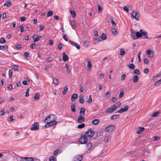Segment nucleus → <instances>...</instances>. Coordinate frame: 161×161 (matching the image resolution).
<instances>
[{
	"label": "nucleus",
	"mask_w": 161,
	"mask_h": 161,
	"mask_svg": "<svg viewBox=\"0 0 161 161\" xmlns=\"http://www.w3.org/2000/svg\"><path fill=\"white\" fill-rule=\"evenodd\" d=\"M83 116H84L83 115H80V116L78 117L77 121L79 123H82L85 121V119Z\"/></svg>",
	"instance_id": "12"
},
{
	"label": "nucleus",
	"mask_w": 161,
	"mask_h": 161,
	"mask_svg": "<svg viewBox=\"0 0 161 161\" xmlns=\"http://www.w3.org/2000/svg\"><path fill=\"white\" fill-rule=\"evenodd\" d=\"M115 129V126L113 125H110L106 127L105 129V130L106 131L110 132L114 130Z\"/></svg>",
	"instance_id": "8"
},
{
	"label": "nucleus",
	"mask_w": 161,
	"mask_h": 161,
	"mask_svg": "<svg viewBox=\"0 0 161 161\" xmlns=\"http://www.w3.org/2000/svg\"><path fill=\"white\" fill-rule=\"evenodd\" d=\"M70 108L72 112H74L76 111V107L75 104H72L70 106Z\"/></svg>",
	"instance_id": "27"
},
{
	"label": "nucleus",
	"mask_w": 161,
	"mask_h": 161,
	"mask_svg": "<svg viewBox=\"0 0 161 161\" xmlns=\"http://www.w3.org/2000/svg\"><path fill=\"white\" fill-rule=\"evenodd\" d=\"M68 91V88L67 86H65L64 88V90L62 92L63 95H65L66 92Z\"/></svg>",
	"instance_id": "34"
},
{
	"label": "nucleus",
	"mask_w": 161,
	"mask_h": 161,
	"mask_svg": "<svg viewBox=\"0 0 161 161\" xmlns=\"http://www.w3.org/2000/svg\"><path fill=\"white\" fill-rule=\"evenodd\" d=\"M29 54H30V53H29V52H26L25 53H24L25 57L26 58H27L28 57Z\"/></svg>",
	"instance_id": "60"
},
{
	"label": "nucleus",
	"mask_w": 161,
	"mask_h": 161,
	"mask_svg": "<svg viewBox=\"0 0 161 161\" xmlns=\"http://www.w3.org/2000/svg\"><path fill=\"white\" fill-rule=\"evenodd\" d=\"M71 24L73 27H76V23L74 21H71Z\"/></svg>",
	"instance_id": "53"
},
{
	"label": "nucleus",
	"mask_w": 161,
	"mask_h": 161,
	"mask_svg": "<svg viewBox=\"0 0 161 161\" xmlns=\"http://www.w3.org/2000/svg\"><path fill=\"white\" fill-rule=\"evenodd\" d=\"M40 95V94L39 93H36L34 97V99L36 100H38L39 98Z\"/></svg>",
	"instance_id": "32"
},
{
	"label": "nucleus",
	"mask_w": 161,
	"mask_h": 161,
	"mask_svg": "<svg viewBox=\"0 0 161 161\" xmlns=\"http://www.w3.org/2000/svg\"><path fill=\"white\" fill-rule=\"evenodd\" d=\"M121 105L120 102H118L115 104L113 105L111 108H108L106 111V113L108 114L112 113L119 108Z\"/></svg>",
	"instance_id": "2"
},
{
	"label": "nucleus",
	"mask_w": 161,
	"mask_h": 161,
	"mask_svg": "<svg viewBox=\"0 0 161 161\" xmlns=\"http://www.w3.org/2000/svg\"><path fill=\"white\" fill-rule=\"evenodd\" d=\"M18 29L21 30V32H23L24 31V28L23 26L22 25H20V26L18 27Z\"/></svg>",
	"instance_id": "44"
},
{
	"label": "nucleus",
	"mask_w": 161,
	"mask_h": 161,
	"mask_svg": "<svg viewBox=\"0 0 161 161\" xmlns=\"http://www.w3.org/2000/svg\"><path fill=\"white\" fill-rule=\"evenodd\" d=\"M135 34H136V32L134 31H132V32L131 33V38L134 40H136L137 39L136 36H135Z\"/></svg>",
	"instance_id": "25"
},
{
	"label": "nucleus",
	"mask_w": 161,
	"mask_h": 161,
	"mask_svg": "<svg viewBox=\"0 0 161 161\" xmlns=\"http://www.w3.org/2000/svg\"><path fill=\"white\" fill-rule=\"evenodd\" d=\"M144 73L145 74H147L149 72V69L148 68H145L144 69Z\"/></svg>",
	"instance_id": "64"
},
{
	"label": "nucleus",
	"mask_w": 161,
	"mask_h": 161,
	"mask_svg": "<svg viewBox=\"0 0 161 161\" xmlns=\"http://www.w3.org/2000/svg\"><path fill=\"white\" fill-rule=\"evenodd\" d=\"M95 132L92 129H89L86 131L85 134V135L88 138H92L94 135Z\"/></svg>",
	"instance_id": "3"
},
{
	"label": "nucleus",
	"mask_w": 161,
	"mask_h": 161,
	"mask_svg": "<svg viewBox=\"0 0 161 161\" xmlns=\"http://www.w3.org/2000/svg\"><path fill=\"white\" fill-rule=\"evenodd\" d=\"M89 45V42L87 41L84 42V46L86 47H87Z\"/></svg>",
	"instance_id": "37"
},
{
	"label": "nucleus",
	"mask_w": 161,
	"mask_h": 161,
	"mask_svg": "<svg viewBox=\"0 0 161 161\" xmlns=\"http://www.w3.org/2000/svg\"><path fill=\"white\" fill-rule=\"evenodd\" d=\"M99 122L100 121L99 119H96L93 120L92 122V123L93 125H96L98 124L99 123Z\"/></svg>",
	"instance_id": "24"
},
{
	"label": "nucleus",
	"mask_w": 161,
	"mask_h": 161,
	"mask_svg": "<svg viewBox=\"0 0 161 161\" xmlns=\"http://www.w3.org/2000/svg\"><path fill=\"white\" fill-rule=\"evenodd\" d=\"M5 113V111L4 109H3L0 111V116H3Z\"/></svg>",
	"instance_id": "54"
},
{
	"label": "nucleus",
	"mask_w": 161,
	"mask_h": 161,
	"mask_svg": "<svg viewBox=\"0 0 161 161\" xmlns=\"http://www.w3.org/2000/svg\"><path fill=\"white\" fill-rule=\"evenodd\" d=\"M126 78V75L125 74H123L121 76V80H125Z\"/></svg>",
	"instance_id": "58"
},
{
	"label": "nucleus",
	"mask_w": 161,
	"mask_h": 161,
	"mask_svg": "<svg viewBox=\"0 0 161 161\" xmlns=\"http://www.w3.org/2000/svg\"><path fill=\"white\" fill-rule=\"evenodd\" d=\"M133 73L137 75H140L141 74V72L138 69H136L134 70L133 71Z\"/></svg>",
	"instance_id": "35"
},
{
	"label": "nucleus",
	"mask_w": 161,
	"mask_h": 161,
	"mask_svg": "<svg viewBox=\"0 0 161 161\" xmlns=\"http://www.w3.org/2000/svg\"><path fill=\"white\" fill-rule=\"evenodd\" d=\"M112 101L114 103L116 102L117 101V98L115 97H113L112 98Z\"/></svg>",
	"instance_id": "59"
},
{
	"label": "nucleus",
	"mask_w": 161,
	"mask_h": 161,
	"mask_svg": "<svg viewBox=\"0 0 161 161\" xmlns=\"http://www.w3.org/2000/svg\"><path fill=\"white\" fill-rule=\"evenodd\" d=\"M87 71H89L90 70L92 67V63L91 61H88L87 63Z\"/></svg>",
	"instance_id": "17"
},
{
	"label": "nucleus",
	"mask_w": 161,
	"mask_h": 161,
	"mask_svg": "<svg viewBox=\"0 0 161 161\" xmlns=\"http://www.w3.org/2000/svg\"><path fill=\"white\" fill-rule=\"evenodd\" d=\"M78 97V95L77 94L75 93L72 95L71 97V100L72 102L75 101V99Z\"/></svg>",
	"instance_id": "18"
},
{
	"label": "nucleus",
	"mask_w": 161,
	"mask_h": 161,
	"mask_svg": "<svg viewBox=\"0 0 161 161\" xmlns=\"http://www.w3.org/2000/svg\"><path fill=\"white\" fill-rule=\"evenodd\" d=\"M53 11H49L47 13V17H50L52 16L53 14Z\"/></svg>",
	"instance_id": "49"
},
{
	"label": "nucleus",
	"mask_w": 161,
	"mask_h": 161,
	"mask_svg": "<svg viewBox=\"0 0 161 161\" xmlns=\"http://www.w3.org/2000/svg\"><path fill=\"white\" fill-rule=\"evenodd\" d=\"M161 84V79L157 81H156L154 83V86H158L159 84Z\"/></svg>",
	"instance_id": "31"
},
{
	"label": "nucleus",
	"mask_w": 161,
	"mask_h": 161,
	"mask_svg": "<svg viewBox=\"0 0 161 161\" xmlns=\"http://www.w3.org/2000/svg\"><path fill=\"white\" fill-rule=\"evenodd\" d=\"M8 46L7 45L0 46V50L5 51L8 49Z\"/></svg>",
	"instance_id": "22"
},
{
	"label": "nucleus",
	"mask_w": 161,
	"mask_h": 161,
	"mask_svg": "<svg viewBox=\"0 0 161 161\" xmlns=\"http://www.w3.org/2000/svg\"><path fill=\"white\" fill-rule=\"evenodd\" d=\"M49 161H56V158L53 156H51L50 157Z\"/></svg>",
	"instance_id": "43"
},
{
	"label": "nucleus",
	"mask_w": 161,
	"mask_h": 161,
	"mask_svg": "<svg viewBox=\"0 0 161 161\" xmlns=\"http://www.w3.org/2000/svg\"><path fill=\"white\" fill-rule=\"evenodd\" d=\"M88 139L84 134H82L79 139V142L80 144H85L88 142Z\"/></svg>",
	"instance_id": "4"
},
{
	"label": "nucleus",
	"mask_w": 161,
	"mask_h": 161,
	"mask_svg": "<svg viewBox=\"0 0 161 161\" xmlns=\"http://www.w3.org/2000/svg\"><path fill=\"white\" fill-rule=\"evenodd\" d=\"M53 83L55 85L58 84V80L57 78H54L53 80Z\"/></svg>",
	"instance_id": "48"
},
{
	"label": "nucleus",
	"mask_w": 161,
	"mask_h": 161,
	"mask_svg": "<svg viewBox=\"0 0 161 161\" xmlns=\"http://www.w3.org/2000/svg\"><path fill=\"white\" fill-rule=\"evenodd\" d=\"M36 45L35 43H33L32 44H31L30 45V47L31 49H33L35 47Z\"/></svg>",
	"instance_id": "63"
},
{
	"label": "nucleus",
	"mask_w": 161,
	"mask_h": 161,
	"mask_svg": "<svg viewBox=\"0 0 161 161\" xmlns=\"http://www.w3.org/2000/svg\"><path fill=\"white\" fill-rule=\"evenodd\" d=\"M101 38L103 40H105L107 38V36L106 34L103 33L101 36Z\"/></svg>",
	"instance_id": "38"
},
{
	"label": "nucleus",
	"mask_w": 161,
	"mask_h": 161,
	"mask_svg": "<svg viewBox=\"0 0 161 161\" xmlns=\"http://www.w3.org/2000/svg\"><path fill=\"white\" fill-rule=\"evenodd\" d=\"M128 106L127 105H126L125 106L124 108H121L120 110L117 111V113H122L124 112H126L128 110Z\"/></svg>",
	"instance_id": "10"
},
{
	"label": "nucleus",
	"mask_w": 161,
	"mask_h": 161,
	"mask_svg": "<svg viewBox=\"0 0 161 161\" xmlns=\"http://www.w3.org/2000/svg\"><path fill=\"white\" fill-rule=\"evenodd\" d=\"M144 129H145L143 127H138V130L136 132L138 134H140Z\"/></svg>",
	"instance_id": "21"
},
{
	"label": "nucleus",
	"mask_w": 161,
	"mask_h": 161,
	"mask_svg": "<svg viewBox=\"0 0 161 161\" xmlns=\"http://www.w3.org/2000/svg\"><path fill=\"white\" fill-rule=\"evenodd\" d=\"M39 128V124L38 122H35L31 126V130H38Z\"/></svg>",
	"instance_id": "7"
},
{
	"label": "nucleus",
	"mask_w": 161,
	"mask_h": 161,
	"mask_svg": "<svg viewBox=\"0 0 161 161\" xmlns=\"http://www.w3.org/2000/svg\"><path fill=\"white\" fill-rule=\"evenodd\" d=\"M160 113V112H154L152 115V116L153 117H156Z\"/></svg>",
	"instance_id": "36"
},
{
	"label": "nucleus",
	"mask_w": 161,
	"mask_h": 161,
	"mask_svg": "<svg viewBox=\"0 0 161 161\" xmlns=\"http://www.w3.org/2000/svg\"><path fill=\"white\" fill-rule=\"evenodd\" d=\"M103 134V132L102 131H99L96 133V136L93 138V139H96L99 140L98 138L101 136H102Z\"/></svg>",
	"instance_id": "14"
},
{
	"label": "nucleus",
	"mask_w": 161,
	"mask_h": 161,
	"mask_svg": "<svg viewBox=\"0 0 161 161\" xmlns=\"http://www.w3.org/2000/svg\"><path fill=\"white\" fill-rule=\"evenodd\" d=\"M102 7L100 6L99 5L98 6V10L99 12H101L102 11Z\"/></svg>",
	"instance_id": "62"
},
{
	"label": "nucleus",
	"mask_w": 161,
	"mask_h": 161,
	"mask_svg": "<svg viewBox=\"0 0 161 161\" xmlns=\"http://www.w3.org/2000/svg\"><path fill=\"white\" fill-rule=\"evenodd\" d=\"M86 148L87 153H90L94 149V147L92 146V142H90L86 144Z\"/></svg>",
	"instance_id": "6"
},
{
	"label": "nucleus",
	"mask_w": 161,
	"mask_h": 161,
	"mask_svg": "<svg viewBox=\"0 0 161 161\" xmlns=\"http://www.w3.org/2000/svg\"><path fill=\"white\" fill-rule=\"evenodd\" d=\"M142 35H144L145 36V38L146 39H148V37L147 35V33L145 31H143V32H142Z\"/></svg>",
	"instance_id": "40"
},
{
	"label": "nucleus",
	"mask_w": 161,
	"mask_h": 161,
	"mask_svg": "<svg viewBox=\"0 0 161 161\" xmlns=\"http://www.w3.org/2000/svg\"><path fill=\"white\" fill-rule=\"evenodd\" d=\"M131 17L132 19L135 18L137 20H139L140 14L138 11L134 10L132 14Z\"/></svg>",
	"instance_id": "5"
},
{
	"label": "nucleus",
	"mask_w": 161,
	"mask_h": 161,
	"mask_svg": "<svg viewBox=\"0 0 161 161\" xmlns=\"http://www.w3.org/2000/svg\"><path fill=\"white\" fill-rule=\"evenodd\" d=\"M111 136L109 135L107 136L104 138V142H105L106 143L108 142L109 141L111 140Z\"/></svg>",
	"instance_id": "20"
},
{
	"label": "nucleus",
	"mask_w": 161,
	"mask_h": 161,
	"mask_svg": "<svg viewBox=\"0 0 161 161\" xmlns=\"http://www.w3.org/2000/svg\"><path fill=\"white\" fill-rule=\"evenodd\" d=\"M26 159L27 161H34V158L32 157H26Z\"/></svg>",
	"instance_id": "51"
},
{
	"label": "nucleus",
	"mask_w": 161,
	"mask_h": 161,
	"mask_svg": "<svg viewBox=\"0 0 161 161\" xmlns=\"http://www.w3.org/2000/svg\"><path fill=\"white\" fill-rule=\"evenodd\" d=\"M70 13L71 14L72 17L74 18H75L76 16V14H75V12L74 10H71L70 11Z\"/></svg>",
	"instance_id": "39"
},
{
	"label": "nucleus",
	"mask_w": 161,
	"mask_h": 161,
	"mask_svg": "<svg viewBox=\"0 0 161 161\" xmlns=\"http://www.w3.org/2000/svg\"><path fill=\"white\" fill-rule=\"evenodd\" d=\"M124 95V93L123 90H122L120 92L119 94V98H121Z\"/></svg>",
	"instance_id": "45"
},
{
	"label": "nucleus",
	"mask_w": 161,
	"mask_h": 161,
	"mask_svg": "<svg viewBox=\"0 0 161 161\" xmlns=\"http://www.w3.org/2000/svg\"><path fill=\"white\" fill-rule=\"evenodd\" d=\"M119 115H114L111 117V119H115L117 118H119Z\"/></svg>",
	"instance_id": "42"
},
{
	"label": "nucleus",
	"mask_w": 161,
	"mask_h": 161,
	"mask_svg": "<svg viewBox=\"0 0 161 161\" xmlns=\"http://www.w3.org/2000/svg\"><path fill=\"white\" fill-rule=\"evenodd\" d=\"M147 53L148 55V57L150 58H152L153 57L154 53L153 51L150 50H148L147 51Z\"/></svg>",
	"instance_id": "11"
},
{
	"label": "nucleus",
	"mask_w": 161,
	"mask_h": 161,
	"mask_svg": "<svg viewBox=\"0 0 161 161\" xmlns=\"http://www.w3.org/2000/svg\"><path fill=\"white\" fill-rule=\"evenodd\" d=\"M111 31L113 34L117 35L118 34L116 29L114 28H113L111 29Z\"/></svg>",
	"instance_id": "29"
},
{
	"label": "nucleus",
	"mask_w": 161,
	"mask_h": 161,
	"mask_svg": "<svg viewBox=\"0 0 161 161\" xmlns=\"http://www.w3.org/2000/svg\"><path fill=\"white\" fill-rule=\"evenodd\" d=\"M37 36L36 34H35L32 36V38L33 40H34L33 42H34L39 41L41 37V36H39L37 37H36Z\"/></svg>",
	"instance_id": "15"
},
{
	"label": "nucleus",
	"mask_w": 161,
	"mask_h": 161,
	"mask_svg": "<svg viewBox=\"0 0 161 161\" xmlns=\"http://www.w3.org/2000/svg\"><path fill=\"white\" fill-rule=\"evenodd\" d=\"M52 60H53V58L51 57H49V58H47L46 60V61L47 63H48L52 61Z\"/></svg>",
	"instance_id": "55"
},
{
	"label": "nucleus",
	"mask_w": 161,
	"mask_h": 161,
	"mask_svg": "<svg viewBox=\"0 0 161 161\" xmlns=\"http://www.w3.org/2000/svg\"><path fill=\"white\" fill-rule=\"evenodd\" d=\"M56 120L57 117L55 115L50 114L44 120L45 123H47L45 125V127L48 128L56 124H57Z\"/></svg>",
	"instance_id": "1"
},
{
	"label": "nucleus",
	"mask_w": 161,
	"mask_h": 161,
	"mask_svg": "<svg viewBox=\"0 0 161 161\" xmlns=\"http://www.w3.org/2000/svg\"><path fill=\"white\" fill-rule=\"evenodd\" d=\"M85 109L84 108H82L80 109V115L85 116Z\"/></svg>",
	"instance_id": "19"
},
{
	"label": "nucleus",
	"mask_w": 161,
	"mask_h": 161,
	"mask_svg": "<svg viewBox=\"0 0 161 161\" xmlns=\"http://www.w3.org/2000/svg\"><path fill=\"white\" fill-rule=\"evenodd\" d=\"M58 49H61L63 47V44L61 43H59L58 45Z\"/></svg>",
	"instance_id": "57"
},
{
	"label": "nucleus",
	"mask_w": 161,
	"mask_h": 161,
	"mask_svg": "<svg viewBox=\"0 0 161 161\" xmlns=\"http://www.w3.org/2000/svg\"><path fill=\"white\" fill-rule=\"evenodd\" d=\"M92 102V96L91 95H90L89 96L88 100L87 101V102L88 103L90 104Z\"/></svg>",
	"instance_id": "52"
},
{
	"label": "nucleus",
	"mask_w": 161,
	"mask_h": 161,
	"mask_svg": "<svg viewBox=\"0 0 161 161\" xmlns=\"http://www.w3.org/2000/svg\"><path fill=\"white\" fill-rule=\"evenodd\" d=\"M125 53L124 48H121L120 49V55L121 56H124Z\"/></svg>",
	"instance_id": "33"
},
{
	"label": "nucleus",
	"mask_w": 161,
	"mask_h": 161,
	"mask_svg": "<svg viewBox=\"0 0 161 161\" xmlns=\"http://www.w3.org/2000/svg\"><path fill=\"white\" fill-rule=\"evenodd\" d=\"M80 98L79 102L81 103H83L84 102V97L81 95L80 96Z\"/></svg>",
	"instance_id": "28"
},
{
	"label": "nucleus",
	"mask_w": 161,
	"mask_h": 161,
	"mask_svg": "<svg viewBox=\"0 0 161 161\" xmlns=\"http://www.w3.org/2000/svg\"><path fill=\"white\" fill-rule=\"evenodd\" d=\"M82 159V155H78L75 157L73 161H81Z\"/></svg>",
	"instance_id": "13"
},
{
	"label": "nucleus",
	"mask_w": 161,
	"mask_h": 161,
	"mask_svg": "<svg viewBox=\"0 0 161 161\" xmlns=\"http://www.w3.org/2000/svg\"><path fill=\"white\" fill-rule=\"evenodd\" d=\"M133 80L134 83H136L138 80V77L137 75H135L133 78Z\"/></svg>",
	"instance_id": "26"
},
{
	"label": "nucleus",
	"mask_w": 161,
	"mask_h": 161,
	"mask_svg": "<svg viewBox=\"0 0 161 161\" xmlns=\"http://www.w3.org/2000/svg\"><path fill=\"white\" fill-rule=\"evenodd\" d=\"M85 126V124L84 123H82L78 125V127L79 129H82Z\"/></svg>",
	"instance_id": "50"
},
{
	"label": "nucleus",
	"mask_w": 161,
	"mask_h": 161,
	"mask_svg": "<svg viewBox=\"0 0 161 161\" xmlns=\"http://www.w3.org/2000/svg\"><path fill=\"white\" fill-rule=\"evenodd\" d=\"M13 72L11 69L9 70V77L11 78L12 76Z\"/></svg>",
	"instance_id": "61"
},
{
	"label": "nucleus",
	"mask_w": 161,
	"mask_h": 161,
	"mask_svg": "<svg viewBox=\"0 0 161 161\" xmlns=\"http://www.w3.org/2000/svg\"><path fill=\"white\" fill-rule=\"evenodd\" d=\"M136 38L141 37L142 36V34L139 32H137L136 33Z\"/></svg>",
	"instance_id": "46"
},
{
	"label": "nucleus",
	"mask_w": 161,
	"mask_h": 161,
	"mask_svg": "<svg viewBox=\"0 0 161 161\" xmlns=\"http://www.w3.org/2000/svg\"><path fill=\"white\" fill-rule=\"evenodd\" d=\"M6 42L5 40L3 37H2L0 39V43H3Z\"/></svg>",
	"instance_id": "47"
},
{
	"label": "nucleus",
	"mask_w": 161,
	"mask_h": 161,
	"mask_svg": "<svg viewBox=\"0 0 161 161\" xmlns=\"http://www.w3.org/2000/svg\"><path fill=\"white\" fill-rule=\"evenodd\" d=\"M12 2L10 0H8L4 3V6L7 7H9L11 6Z\"/></svg>",
	"instance_id": "23"
},
{
	"label": "nucleus",
	"mask_w": 161,
	"mask_h": 161,
	"mask_svg": "<svg viewBox=\"0 0 161 161\" xmlns=\"http://www.w3.org/2000/svg\"><path fill=\"white\" fill-rule=\"evenodd\" d=\"M63 60L64 62H66L69 59L68 56L64 52L63 53Z\"/></svg>",
	"instance_id": "16"
},
{
	"label": "nucleus",
	"mask_w": 161,
	"mask_h": 161,
	"mask_svg": "<svg viewBox=\"0 0 161 161\" xmlns=\"http://www.w3.org/2000/svg\"><path fill=\"white\" fill-rule=\"evenodd\" d=\"M128 67H130V69H134L135 68V66L133 64H129L128 65Z\"/></svg>",
	"instance_id": "41"
},
{
	"label": "nucleus",
	"mask_w": 161,
	"mask_h": 161,
	"mask_svg": "<svg viewBox=\"0 0 161 161\" xmlns=\"http://www.w3.org/2000/svg\"><path fill=\"white\" fill-rule=\"evenodd\" d=\"M60 151V150L59 149H57L56 151H55L53 153V154L54 155H57V154Z\"/></svg>",
	"instance_id": "56"
},
{
	"label": "nucleus",
	"mask_w": 161,
	"mask_h": 161,
	"mask_svg": "<svg viewBox=\"0 0 161 161\" xmlns=\"http://www.w3.org/2000/svg\"><path fill=\"white\" fill-rule=\"evenodd\" d=\"M12 68L14 70L17 71L19 69V67L18 66L14 65L12 66Z\"/></svg>",
	"instance_id": "30"
},
{
	"label": "nucleus",
	"mask_w": 161,
	"mask_h": 161,
	"mask_svg": "<svg viewBox=\"0 0 161 161\" xmlns=\"http://www.w3.org/2000/svg\"><path fill=\"white\" fill-rule=\"evenodd\" d=\"M69 42H70L71 45L73 46H74L78 50H79L80 49V46L78 43L70 40H69Z\"/></svg>",
	"instance_id": "9"
}]
</instances>
